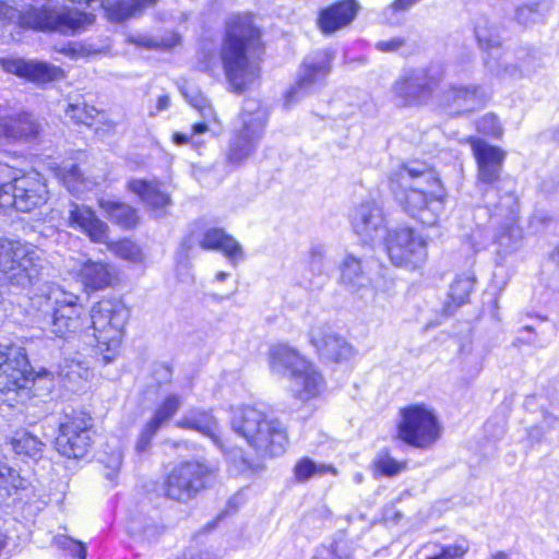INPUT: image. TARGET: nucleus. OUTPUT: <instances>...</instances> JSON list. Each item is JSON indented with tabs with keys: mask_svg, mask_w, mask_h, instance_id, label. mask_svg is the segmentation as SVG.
Here are the masks:
<instances>
[{
	"mask_svg": "<svg viewBox=\"0 0 559 559\" xmlns=\"http://www.w3.org/2000/svg\"><path fill=\"white\" fill-rule=\"evenodd\" d=\"M261 47L260 31L253 25L251 15L229 19L219 59L212 51H202L199 69L211 76L224 70L234 92L242 93L259 75V67L252 55Z\"/></svg>",
	"mask_w": 559,
	"mask_h": 559,
	"instance_id": "f257e3e1",
	"label": "nucleus"
},
{
	"mask_svg": "<svg viewBox=\"0 0 559 559\" xmlns=\"http://www.w3.org/2000/svg\"><path fill=\"white\" fill-rule=\"evenodd\" d=\"M390 188L403 210L426 226H436L445 210L447 192L426 165H402L390 175Z\"/></svg>",
	"mask_w": 559,
	"mask_h": 559,
	"instance_id": "f03ea898",
	"label": "nucleus"
},
{
	"mask_svg": "<svg viewBox=\"0 0 559 559\" xmlns=\"http://www.w3.org/2000/svg\"><path fill=\"white\" fill-rule=\"evenodd\" d=\"M230 425L237 435L245 438L262 455H281L288 447L284 424L255 407L241 406L233 409Z\"/></svg>",
	"mask_w": 559,
	"mask_h": 559,
	"instance_id": "7ed1b4c3",
	"label": "nucleus"
},
{
	"mask_svg": "<svg viewBox=\"0 0 559 559\" xmlns=\"http://www.w3.org/2000/svg\"><path fill=\"white\" fill-rule=\"evenodd\" d=\"M267 122V112L255 99H247L233 124L225 152L226 171H233L251 158L260 144Z\"/></svg>",
	"mask_w": 559,
	"mask_h": 559,
	"instance_id": "20e7f679",
	"label": "nucleus"
},
{
	"mask_svg": "<svg viewBox=\"0 0 559 559\" xmlns=\"http://www.w3.org/2000/svg\"><path fill=\"white\" fill-rule=\"evenodd\" d=\"M44 330L61 338H69L87 326L84 307L79 296L59 285H48L44 289Z\"/></svg>",
	"mask_w": 559,
	"mask_h": 559,
	"instance_id": "39448f33",
	"label": "nucleus"
},
{
	"mask_svg": "<svg viewBox=\"0 0 559 559\" xmlns=\"http://www.w3.org/2000/svg\"><path fill=\"white\" fill-rule=\"evenodd\" d=\"M45 178L36 170L27 173L0 162V207L28 213L48 200Z\"/></svg>",
	"mask_w": 559,
	"mask_h": 559,
	"instance_id": "423d86ee",
	"label": "nucleus"
},
{
	"mask_svg": "<svg viewBox=\"0 0 559 559\" xmlns=\"http://www.w3.org/2000/svg\"><path fill=\"white\" fill-rule=\"evenodd\" d=\"M129 316L128 307L120 299H103L92 307L86 329H93L97 342L95 353L105 364L117 357Z\"/></svg>",
	"mask_w": 559,
	"mask_h": 559,
	"instance_id": "0eeeda50",
	"label": "nucleus"
},
{
	"mask_svg": "<svg viewBox=\"0 0 559 559\" xmlns=\"http://www.w3.org/2000/svg\"><path fill=\"white\" fill-rule=\"evenodd\" d=\"M40 374L33 377L24 347L0 336V392L14 393L15 401L26 402Z\"/></svg>",
	"mask_w": 559,
	"mask_h": 559,
	"instance_id": "6e6552de",
	"label": "nucleus"
},
{
	"mask_svg": "<svg viewBox=\"0 0 559 559\" xmlns=\"http://www.w3.org/2000/svg\"><path fill=\"white\" fill-rule=\"evenodd\" d=\"M474 34L478 46L487 51L486 67L497 75L513 76L518 66H509L508 57H502L501 39L498 27L485 15L477 16L474 22ZM521 73H531L539 64L540 56L537 51L527 52L519 57Z\"/></svg>",
	"mask_w": 559,
	"mask_h": 559,
	"instance_id": "1a4fd4ad",
	"label": "nucleus"
},
{
	"mask_svg": "<svg viewBox=\"0 0 559 559\" xmlns=\"http://www.w3.org/2000/svg\"><path fill=\"white\" fill-rule=\"evenodd\" d=\"M486 209L491 227H498L495 236L497 254L504 259L523 246V231L516 224L518 198L512 192H506L503 195H499L498 204L487 202Z\"/></svg>",
	"mask_w": 559,
	"mask_h": 559,
	"instance_id": "9d476101",
	"label": "nucleus"
},
{
	"mask_svg": "<svg viewBox=\"0 0 559 559\" xmlns=\"http://www.w3.org/2000/svg\"><path fill=\"white\" fill-rule=\"evenodd\" d=\"M213 473L214 468L204 462H180L166 475L164 493L171 500L187 502L205 488Z\"/></svg>",
	"mask_w": 559,
	"mask_h": 559,
	"instance_id": "9b49d317",
	"label": "nucleus"
},
{
	"mask_svg": "<svg viewBox=\"0 0 559 559\" xmlns=\"http://www.w3.org/2000/svg\"><path fill=\"white\" fill-rule=\"evenodd\" d=\"M397 435L407 444L425 449L440 438L441 426L431 408L415 404L401 411Z\"/></svg>",
	"mask_w": 559,
	"mask_h": 559,
	"instance_id": "f8f14e48",
	"label": "nucleus"
},
{
	"mask_svg": "<svg viewBox=\"0 0 559 559\" xmlns=\"http://www.w3.org/2000/svg\"><path fill=\"white\" fill-rule=\"evenodd\" d=\"M385 249L394 265L416 270L423 266L427 260L428 240L414 228H396L388 231Z\"/></svg>",
	"mask_w": 559,
	"mask_h": 559,
	"instance_id": "ddd939ff",
	"label": "nucleus"
},
{
	"mask_svg": "<svg viewBox=\"0 0 559 559\" xmlns=\"http://www.w3.org/2000/svg\"><path fill=\"white\" fill-rule=\"evenodd\" d=\"M92 417L85 412L73 411L59 425L57 451L69 459L83 457L92 442Z\"/></svg>",
	"mask_w": 559,
	"mask_h": 559,
	"instance_id": "4468645a",
	"label": "nucleus"
},
{
	"mask_svg": "<svg viewBox=\"0 0 559 559\" xmlns=\"http://www.w3.org/2000/svg\"><path fill=\"white\" fill-rule=\"evenodd\" d=\"M473 154L478 166V185L484 194L485 207L487 202L496 204L493 199L498 195L500 188V173L504 160V153L484 140L469 138Z\"/></svg>",
	"mask_w": 559,
	"mask_h": 559,
	"instance_id": "2eb2a0df",
	"label": "nucleus"
},
{
	"mask_svg": "<svg viewBox=\"0 0 559 559\" xmlns=\"http://www.w3.org/2000/svg\"><path fill=\"white\" fill-rule=\"evenodd\" d=\"M439 78L426 69L406 70L393 84L392 91L405 106L426 103L439 86Z\"/></svg>",
	"mask_w": 559,
	"mask_h": 559,
	"instance_id": "dca6fc26",
	"label": "nucleus"
},
{
	"mask_svg": "<svg viewBox=\"0 0 559 559\" xmlns=\"http://www.w3.org/2000/svg\"><path fill=\"white\" fill-rule=\"evenodd\" d=\"M91 13L76 11L57 12L49 8H31L23 16V24L38 31L76 32L93 22Z\"/></svg>",
	"mask_w": 559,
	"mask_h": 559,
	"instance_id": "f3484780",
	"label": "nucleus"
},
{
	"mask_svg": "<svg viewBox=\"0 0 559 559\" xmlns=\"http://www.w3.org/2000/svg\"><path fill=\"white\" fill-rule=\"evenodd\" d=\"M332 56L329 51H316L302 62L298 80L287 93V102H293L321 85L331 68Z\"/></svg>",
	"mask_w": 559,
	"mask_h": 559,
	"instance_id": "a211bd4d",
	"label": "nucleus"
},
{
	"mask_svg": "<svg viewBox=\"0 0 559 559\" xmlns=\"http://www.w3.org/2000/svg\"><path fill=\"white\" fill-rule=\"evenodd\" d=\"M308 337L317 352L328 360L347 361L355 355L354 347L324 322L311 324Z\"/></svg>",
	"mask_w": 559,
	"mask_h": 559,
	"instance_id": "6ab92c4d",
	"label": "nucleus"
},
{
	"mask_svg": "<svg viewBox=\"0 0 559 559\" xmlns=\"http://www.w3.org/2000/svg\"><path fill=\"white\" fill-rule=\"evenodd\" d=\"M350 225L354 233L364 243H372L382 238L385 231V219L382 209L376 202H365L353 210Z\"/></svg>",
	"mask_w": 559,
	"mask_h": 559,
	"instance_id": "aec40b11",
	"label": "nucleus"
},
{
	"mask_svg": "<svg viewBox=\"0 0 559 559\" xmlns=\"http://www.w3.org/2000/svg\"><path fill=\"white\" fill-rule=\"evenodd\" d=\"M0 64L5 72L15 74L34 83H47L63 78V71L61 68L45 61L8 57L1 58Z\"/></svg>",
	"mask_w": 559,
	"mask_h": 559,
	"instance_id": "412c9836",
	"label": "nucleus"
},
{
	"mask_svg": "<svg viewBox=\"0 0 559 559\" xmlns=\"http://www.w3.org/2000/svg\"><path fill=\"white\" fill-rule=\"evenodd\" d=\"M182 94L190 105L200 112L203 121L194 123L189 134L175 132L173 141L177 145L191 143L193 146H199L200 141L198 140V135L209 130V123L211 121H217L216 114L209 99L197 87L185 86L182 87Z\"/></svg>",
	"mask_w": 559,
	"mask_h": 559,
	"instance_id": "4be33fe9",
	"label": "nucleus"
},
{
	"mask_svg": "<svg viewBox=\"0 0 559 559\" xmlns=\"http://www.w3.org/2000/svg\"><path fill=\"white\" fill-rule=\"evenodd\" d=\"M486 95L479 86L449 84L439 96V104L451 115L472 111L481 106Z\"/></svg>",
	"mask_w": 559,
	"mask_h": 559,
	"instance_id": "5701e85b",
	"label": "nucleus"
},
{
	"mask_svg": "<svg viewBox=\"0 0 559 559\" xmlns=\"http://www.w3.org/2000/svg\"><path fill=\"white\" fill-rule=\"evenodd\" d=\"M178 427L195 430L213 440V442L221 448L225 454L235 462L239 457L242 465H247V461L242 456V451L239 449L226 450L217 433L216 419L207 412L201 409L188 411L177 423Z\"/></svg>",
	"mask_w": 559,
	"mask_h": 559,
	"instance_id": "b1692460",
	"label": "nucleus"
},
{
	"mask_svg": "<svg viewBox=\"0 0 559 559\" xmlns=\"http://www.w3.org/2000/svg\"><path fill=\"white\" fill-rule=\"evenodd\" d=\"M128 188L141 199L154 217L160 218L167 214V207L171 205V199L159 181L131 179L128 182Z\"/></svg>",
	"mask_w": 559,
	"mask_h": 559,
	"instance_id": "393cba45",
	"label": "nucleus"
},
{
	"mask_svg": "<svg viewBox=\"0 0 559 559\" xmlns=\"http://www.w3.org/2000/svg\"><path fill=\"white\" fill-rule=\"evenodd\" d=\"M68 221L70 227L85 234L92 241L107 242L108 226L96 216L91 207L71 203Z\"/></svg>",
	"mask_w": 559,
	"mask_h": 559,
	"instance_id": "a878e982",
	"label": "nucleus"
},
{
	"mask_svg": "<svg viewBox=\"0 0 559 559\" xmlns=\"http://www.w3.org/2000/svg\"><path fill=\"white\" fill-rule=\"evenodd\" d=\"M324 389L325 381L322 374L310 361L290 374V391L301 402L318 397Z\"/></svg>",
	"mask_w": 559,
	"mask_h": 559,
	"instance_id": "bb28decb",
	"label": "nucleus"
},
{
	"mask_svg": "<svg viewBox=\"0 0 559 559\" xmlns=\"http://www.w3.org/2000/svg\"><path fill=\"white\" fill-rule=\"evenodd\" d=\"M359 10L356 0H341L323 9L318 26L324 34H332L352 23Z\"/></svg>",
	"mask_w": 559,
	"mask_h": 559,
	"instance_id": "cd10ccee",
	"label": "nucleus"
},
{
	"mask_svg": "<svg viewBox=\"0 0 559 559\" xmlns=\"http://www.w3.org/2000/svg\"><path fill=\"white\" fill-rule=\"evenodd\" d=\"M79 280L85 290H102L112 285L116 272L108 263L87 260L79 271Z\"/></svg>",
	"mask_w": 559,
	"mask_h": 559,
	"instance_id": "c85d7f7f",
	"label": "nucleus"
},
{
	"mask_svg": "<svg viewBox=\"0 0 559 559\" xmlns=\"http://www.w3.org/2000/svg\"><path fill=\"white\" fill-rule=\"evenodd\" d=\"M200 247L204 250L222 251L233 265L243 259L241 246L221 228L207 229L200 240Z\"/></svg>",
	"mask_w": 559,
	"mask_h": 559,
	"instance_id": "c756f323",
	"label": "nucleus"
},
{
	"mask_svg": "<svg viewBox=\"0 0 559 559\" xmlns=\"http://www.w3.org/2000/svg\"><path fill=\"white\" fill-rule=\"evenodd\" d=\"M325 270V248L321 243H314L299 265L300 285L311 287L314 281L324 274Z\"/></svg>",
	"mask_w": 559,
	"mask_h": 559,
	"instance_id": "7c9ffc66",
	"label": "nucleus"
},
{
	"mask_svg": "<svg viewBox=\"0 0 559 559\" xmlns=\"http://www.w3.org/2000/svg\"><path fill=\"white\" fill-rule=\"evenodd\" d=\"M269 360L270 368L274 373L289 371L290 374L308 362L296 349L285 344L273 346L270 349Z\"/></svg>",
	"mask_w": 559,
	"mask_h": 559,
	"instance_id": "2f4dec72",
	"label": "nucleus"
},
{
	"mask_svg": "<svg viewBox=\"0 0 559 559\" xmlns=\"http://www.w3.org/2000/svg\"><path fill=\"white\" fill-rule=\"evenodd\" d=\"M3 140L8 142L31 141L38 134V124L28 114H20L4 118Z\"/></svg>",
	"mask_w": 559,
	"mask_h": 559,
	"instance_id": "473e14b6",
	"label": "nucleus"
},
{
	"mask_svg": "<svg viewBox=\"0 0 559 559\" xmlns=\"http://www.w3.org/2000/svg\"><path fill=\"white\" fill-rule=\"evenodd\" d=\"M158 0H105L103 9L109 20L122 22L141 13L144 9L154 7Z\"/></svg>",
	"mask_w": 559,
	"mask_h": 559,
	"instance_id": "72a5a7b5",
	"label": "nucleus"
},
{
	"mask_svg": "<svg viewBox=\"0 0 559 559\" xmlns=\"http://www.w3.org/2000/svg\"><path fill=\"white\" fill-rule=\"evenodd\" d=\"M341 281L353 292L367 288L370 284L362 261L352 253H347L340 266Z\"/></svg>",
	"mask_w": 559,
	"mask_h": 559,
	"instance_id": "f704fd0d",
	"label": "nucleus"
},
{
	"mask_svg": "<svg viewBox=\"0 0 559 559\" xmlns=\"http://www.w3.org/2000/svg\"><path fill=\"white\" fill-rule=\"evenodd\" d=\"M11 448L21 459L37 461L43 456L45 443L36 436L27 431H17L11 438Z\"/></svg>",
	"mask_w": 559,
	"mask_h": 559,
	"instance_id": "c9c22d12",
	"label": "nucleus"
},
{
	"mask_svg": "<svg viewBox=\"0 0 559 559\" xmlns=\"http://www.w3.org/2000/svg\"><path fill=\"white\" fill-rule=\"evenodd\" d=\"M475 278L473 274L466 273L455 277L452 282L448 297L449 302L445 304L444 311L451 314L460 306L466 304L469 298V294L473 290Z\"/></svg>",
	"mask_w": 559,
	"mask_h": 559,
	"instance_id": "e433bc0d",
	"label": "nucleus"
},
{
	"mask_svg": "<svg viewBox=\"0 0 559 559\" xmlns=\"http://www.w3.org/2000/svg\"><path fill=\"white\" fill-rule=\"evenodd\" d=\"M53 173L72 194L79 195L93 187V182L83 178L80 169L75 165L57 166L53 168Z\"/></svg>",
	"mask_w": 559,
	"mask_h": 559,
	"instance_id": "4c0bfd02",
	"label": "nucleus"
},
{
	"mask_svg": "<svg viewBox=\"0 0 559 559\" xmlns=\"http://www.w3.org/2000/svg\"><path fill=\"white\" fill-rule=\"evenodd\" d=\"M99 205L112 222L126 228L134 227L138 224L139 217L136 210L128 204L110 200H102Z\"/></svg>",
	"mask_w": 559,
	"mask_h": 559,
	"instance_id": "58836bf2",
	"label": "nucleus"
},
{
	"mask_svg": "<svg viewBox=\"0 0 559 559\" xmlns=\"http://www.w3.org/2000/svg\"><path fill=\"white\" fill-rule=\"evenodd\" d=\"M98 461L104 466L105 477L111 481L116 480L123 461V450L120 443H107L100 452Z\"/></svg>",
	"mask_w": 559,
	"mask_h": 559,
	"instance_id": "ea45409f",
	"label": "nucleus"
},
{
	"mask_svg": "<svg viewBox=\"0 0 559 559\" xmlns=\"http://www.w3.org/2000/svg\"><path fill=\"white\" fill-rule=\"evenodd\" d=\"M548 5L544 1H530L519 5L515 10L514 19L522 25H532L543 21Z\"/></svg>",
	"mask_w": 559,
	"mask_h": 559,
	"instance_id": "a19ab883",
	"label": "nucleus"
},
{
	"mask_svg": "<svg viewBox=\"0 0 559 559\" xmlns=\"http://www.w3.org/2000/svg\"><path fill=\"white\" fill-rule=\"evenodd\" d=\"M183 399L177 393H169L156 407L153 417L150 419L158 426H163L181 407Z\"/></svg>",
	"mask_w": 559,
	"mask_h": 559,
	"instance_id": "79ce46f5",
	"label": "nucleus"
},
{
	"mask_svg": "<svg viewBox=\"0 0 559 559\" xmlns=\"http://www.w3.org/2000/svg\"><path fill=\"white\" fill-rule=\"evenodd\" d=\"M295 476L299 481H306L312 476H321L326 473L336 474L332 465L317 464L308 457H304L295 465Z\"/></svg>",
	"mask_w": 559,
	"mask_h": 559,
	"instance_id": "37998d69",
	"label": "nucleus"
},
{
	"mask_svg": "<svg viewBox=\"0 0 559 559\" xmlns=\"http://www.w3.org/2000/svg\"><path fill=\"white\" fill-rule=\"evenodd\" d=\"M99 115L100 112L94 106L84 102L71 103L66 109V116L78 124L91 126Z\"/></svg>",
	"mask_w": 559,
	"mask_h": 559,
	"instance_id": "c03bdc74",
	"label": "nucleus"
},
{
	"mask_svg": "<svg viewBox=\"0 0 559 559\" xmlns=\"http://www.w3.org/2000/svg\"><path fill=\"white\" fill-rule=\"evenodd\" d=\"M131 41L145 48H173L179 44L180 37L176 33H169L162 38L138 34L131 37Z\"/></svg>",
	"mask_w": 559,
	"mask_h": 559,
	"instance_id": "a18cd8bd",
	"label": "nucleus"
},
{
	"mask_svg": "<svg viewBox=\"0 0 559 559\" xmlns=\"http://www.w3.org/2000/svg\"><path fill=\"white\" fill-rule=\"evenodd\" d=\"M373 466L382 476L393 477L405 468V463L396 461L388 451H380L373 460Z\"/></svg>",
	"mask_w": 559,
	"mask_h": 559,
	"instance_id": "49530a36",
	"label": "nucleus"
},
{
	"mask_svg": "<svg viewBox=\"0 0 559 559\" xmlns=\"http://www.w3.org/2000/svg\"><path fill=\"white\" fill-rule=\"evenodd\" d=\"M23 486L20 474L8 464L0 462V498L10 496L12 490Z\"/></svg>",
	"mask_w": 559,
	"mask_h": 559,
	"instance_id": "de8ad7c7",
	"label": "nucleus"
},
{
	"mask_svg": "<svg viewBox=\"0 0 559 559\" xmlns=\"http://www.w3.org/2000/svg\"><path fill=\"white\" fill-rule=\"evenodd\" d=\"M53 545L59 549L66 551L69 556L78 559H86V547L85 545L72 537L63 534H59L53 537Z\"/></svg>",
	"mask_w": 559,
	"mask_h": 559,
	"instance_id": "09e8293b",
	"label": "nucleus"
},
{
	"mask_svg": "<svg viewBox=\"0 0 559 559\" xmlns=\"http://www.w3.org/2000/svg\"><path fill=\"white\" fill-rule=\"evenodd\" d=\"M112 251L121 259L131 263H141L144 259L141 248L130 241L121 240L112 246Z\"/></svg>",
	"mask_w": 559,
	"mask_h": 559,
	"instance_id": "8fccbe9b",
	"label": "nucleus"
},
{
	"mask_svg": "<svg viewBox=\"0 0 559 559\" xmlns=\"http://www.w3.org/2000/svg\"><path fill=\"white\" fill-rule=\"evenodd\" d=\"M90 362L80 359H64L60 367V374L70 380L78 378H86L88 374Z\"/></svg>",
	"mask_w": 559,
	"mask_h": 559,
	"instance_id": "3c124183",
	"label": "nucleus"
},
{
	"mask_svg": "<svg viewBox=\"0 0 559 559\" xmlns=\"http://www.w3.org/2000/svg\"><path fill=\"white\" fill-rule=\"evenodd\" d=\"M478 132L492 138H499L502 134V127L497 116L487 114L477 121Z\"/></svg>",
	"mask_w": 559,
	"mask_h": 559,
	"instance_id": "603ef678",
	"label": "nucleus"
},
{
	"mask_svg": "<svg viewBox=\"0 0 559 559\" xmlns=\"http://www.w3.org/2000/svg\"><path fill=\"white\" fill-rule=\"evenodd\" d=\"M159 428L160 426L155 424V421L148 420L146 423L135 443V451L139 454L145 453L150 449L152 439L157 433Z\"/></svg>",
	"mask_w": 559,
	"mask_h": 559,
	"instance_id": "864d4df0",
	"label": "nucleus"
},
{
	"mask_svg": "<svg viewBox=\"0 0 559 559\" xmlns=\"http://www.w3.org/2000/svg\"><path fill=\"white\" fill-rule=\"evenodd\" d=\"M152 377L158 385L167 384L171 381L173 370L166 364H154L152 370Z\"/></svg>",
	"mask_w": 559,
	"mask_h": 559,
	"instance_id": "5fc2aeb1",
	"label": "nucleus"
},
{
	"mask_svg": "<svg viewBox=\"0 0 559 559\" xmlns=\"http://www.w3.org/2000/svg\"><path fill=\"white\" fill-rule=\"evenodd\" d=\"M313 559H350L349 556L341 551L337 543L332 544L330 547H321L317 550Z\"/></svg>",
	"mask_w": 559,
	"mask_h": 559,
	"instance_id": "6e6d98bb",
	"label": "nucleus"
},
{
	"mask_svg": "<svg viewBox=\"0 0 559 559\" xmlns=\"http://www.w3.org/2000/svg\"><path fill=\"white\" fill-rule=\"evenodd\" d=\"M405 45V40L401 37H393L385 40H380L376 44V48L381 52H395Z\"/></svg>",
	"mask_w": 559,
	"mask_h": 559,
	"instance_id": "4d7b16f0",
	"label": "nucleus"
},
{
	"mask_svg": "<svg viewBox=\"0 0 559 559\" xmlns=\"http://www.w3.org/2000/svg\"><path fill=\"white\" fill-rule=\"evenodd\" d=\"M192 247L193 242L191 238L185 239L181 242L179 250L177 252V260L179 263H185L186 261H188L189 252L192 249Z\"/></svg>",
	"mask_w": 559,
	"mask_h": 559,
	"instance_id": "13d9d810",
	"label": "nucleus"
},
{
	"mask_svg": "<svg viewBox=\"0 0 559 559\" xmlns=\"http://www.w3.org/2000/svg\"><path fill=\"white\" fill-rule=\"evenodd\" d=\"M420 0H395L391 7L390 10L394 12H401L406 11L411 7H413L415 3L419 2Z\"/></svg>",
	"mask_w": 559,
	"mask_h": 559,
	"instance_id": "bf43d9fd",
	"label": "nucleus"
},
{
	"mask_svg": "<svg viewBox=\"0 0 559 559\" xmlns=\"http://www.w3.org/2000/svg\"><path fill=\"white\" fill-rule=\"evenodd\" d=\"M178 559H212L210 554L197 551L195 549L186 550Z\"/></svg>",
	"mask_w": 559,
	"mask_h": 559,
	"instance_id": "052dcab7",
	"label": "nucleus"
},
{
	"mask_svg": "<svg viewBox=\"0 0 559 559\" xmlns=\"http://www.w3.org/2000/svg\"><path fill=\"white\" fill-rule=\"evenodd\" d=\"M170 99L168 95H162L158 97L156 103V111L152 112V115L158 114L160 111L166 110L169 107Z\"/></svg>",
	"mask_w": 559,
	"mask_h": 559,
	"instance_id": "680f3d73",
	"label": "nucleus"
},
{
	"mask_svg": "<svg viewBox=\"0 0 559 559\" xmlns=\"http://www.w3.org/2000/svg\"><path fill=\"white\" fill-rule=\"evenodd\" d=\"M515 344L519 345V344H535V338H527V340H524V338H521V337H516L515 340Z\"/></svg>",
	"mask_w": 559,
	"mask_h": 559,
	"instance_id": "e2e57ef3",
	"label": "nucleus"
},
{
	"mask_svg": "<svg viewBox=\"0 0 559 559\" xmlns=\"http://www.w3.org/2000/svg\"><path fill=\"white\" fill-rule=\"evenodd\" d=\"M551 257H552V260L556 263V265L559 267V245L555 249V251H554Z\"/></svg>",
	"mask_w": 559,
	"mask_h": 559,
	"instance_id": "0e129e2a",
	"label": "nucleus"
},
{
	"mask_svg": "<svg viewBox=\"0 0 559 559\" xmlns=\"http://www.w3.org/2000/svg\"><path fill=\"white\" fill-rule=\"evenodd\" d=\"M227 277H228V274L226 272H223V271H221V272H218L216 274V280L219 281V282L225 281Z\"/></svg>",
	"mask_w": 559,
	"mask_h": 559,
	"instance_id": "69168bd1",
	"label": "nucleus"
},
{
	"mask_svg": "<svg viewBox=\"0 0 559 559\" xmlns=\"http://www.w3.org/2000/svg\"><path fill=\"white\" fill-rule=\"evenodd\" d=\"M490 559H508V556L504 552H497Z\"/></svg>",
	"mask_w": 559,
	"mask_h": 559,
	"instance_id": "338daca9",
	"label": "nucleus"
},
{
	"mask_svg": "<svg viewBox=\"0 0 559 559\" xmlns=\"http://www.w3.org/2000/svg\"><path fill=\"white\" fill-rule=\"evenodd\" d=\"M522 330L526 332H533V328L530 325L524 326Z\"/></svg>",
	"mask_w": 559,
	"mask_h": 559,
	"instance_id": "774afa93",
	"label": "nucleus"
}]
</instances>
